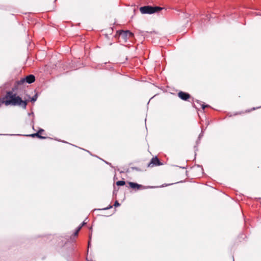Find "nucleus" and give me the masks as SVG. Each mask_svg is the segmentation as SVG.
Wrapping results in <instances>:
<instances>
[{
  "label": "nucleus",
  "instance_id": "a211bd4d",
  "mask_svg": "<svg viewBox=\"0 0 261 261\" xmlns=\"http://www.w3.org/2000/svg\"><path fill=\"white\" fill-rule=\"evenodd\" d=\"M112 207V206L110 205L109 207H107V208H105V210H107V209H109V208H111Z\"/></svg>",
  "mask_w": 261,
  "mask_h": 261
},
{
  "label": "nucleus",
  "instance_id": "dca6fc26",
  "mask_svg": "<svg viewBox=\"0 0 261 261\" xmlns=\"http://www.w3.org/2000/svg\"><path fill=\"white\" fill-rule=\"evenodd\" d=\"M207 107V106H204V105H203L202 106V109H204V108Z\"/></svg>",
  "mask_w": 261,
  "mask_h": 261
},
{
  "label": "nucleus",
  "instance_id": "1a4fd4ad",
  "mask_svg": "<svg viewBox=\"0 0 261 261\" xmlns=\"http://www.w3.org/2000/svg\"><path fill=\"white\" fill-rule=\"evenodd\" d=\"M125 182L124 181L120 180L116 182V185L117 186H124L125 185Z\"/></svg>",
  "mask_w": 261,
  "mask_h": 261
},
{
  "label": "nucleus",
  "instance_id": "20e7f679",
  "mask_svg": "<svg viewBox=\"0 0 261 261\" xmlns=\"http://www.w3.org/2000/svg\"><path fill=\"white\" fill-rule=\"evenodd\" d=\"M35 77L34 75H33L32 74H30V75L26 76V77L21 79L20 81H19L17 82V84L18 85H21V84H23L24 82H27L29 84H31V83H33L35 81Z\"/></svg>",
  "mask_w": 261,
  "mask_h": 261
},
{
  "label": "nucleus",
  "instance_id": "9d476101",
  "mask_svg": "<svg viewBox=\"0 0 261 261\" xmlns=\"http://www.w3.org/2000/svg\"><path fill=\"white\" fill-rule=\"evenodd\" d=\"M42 131H43V129H40L37 133L35 134H33L31 136H33V137L36 136H38L39 138H43V137L39 136V133H40L41 132H42Z\"/></svg>",
  "mask_w": 261,
  "mask_h": 261
},
{
  "label": "nucleus",
  "instance_id": "ddd939ff",
  "mask_svg": "<svg viewBox=\"0 0 261 261\" xmlns=\"http://www.w3.org/2000/svg\"><path fill=\"white\" fill-rule=\"evenodd\" d=\"M119 205H120V204L119 203V202L117 201H116L114 203V206L117 207V206H119Z\"/></svg>",
  "mask_w": 261,
  "mask_h": 261
},
{
  "label": "nucleus",
  "instance_id": "f3484780",
  "mask_svg": "<svg viewBox=\"0 0 261 261\" xmlns=\"http://www.w3.org/2000/svg\"><path fill=\"white\" fill-rule=\"evenodd\" d=\"M78 232H79V231H77V230H76V231H75V233H74V235H75V236L77 235Z\"/></svg>",
  "mask_w": 261,
  "mask_h": 261
},
{
  "label": "nucleus",
  "instance_id": "39448f33",
  "mask_svg": "<svg viewBox=\"0 0 261 261\" xmlns=\"http://www.w3.org/2000/svg\"><path fill=\"white\" fill-rule=\"evenodd\" d=\"M178 95L180 98L184 100H186L190 98V95L188 93L181 91L178 93Z\"/></svg>",
  "mask_w": 261,
  "mask_h": 261
},
{
  "label": "nucleus",
  "instance_id": "9b49d317",
  "mask_svg": "<svg viewBox=\"0 0 261 261\" xmlns=\"http://www.w3.org/2000/svg\"><path fill=\"white\" fill-rule=\"evenodd\" d=\"M37 96L36 95L31 98V101L34 102L37 100Z\"/></svg>",
  "mask_w": 261,
  "mask_h": 261
},
{
  "label": "nucleus",
  "instance_id": "4468645a",
  "mask_svg": "<svg viewBox=\"0 0 261 261\" xmlns=\"http://www.w3.org/2000/svg\"><path fill=\"white\" fill-rule=\"evenodd\" d=\"M82 227V225H80L77 229V231H79L81 229V228Z\"/></svg>",
  "mask_w": 261,
  "mask_h": 261
},
{
  "label": "nucleus",
  "instance_id": "6ab92c4d",
  "mask_svg": "<svg viewBox=\"0 0 261 261\" xmlns=\"http://www.w3.org/2000/svg\"><path fill=\"white\" fill-rule=\"evenodd\" d=\"M85 222H83V223L81 224V225H82V226H83L84 225H85Z\"/></svg>",
  "mask_w": 261,
  "mask_h": 261
},
{
  "label": "nucleus",
  "instance_id": "0eeeda50",
  "mask_svg": "<svg viewBox=\"0 0 261 261\" xmlns=\"http://www.w3.org/2000/svg\"><path fill=\"white\" fill-rule=\"evenodd\" d=\"M125 35H126V36H128V38L131 37L133 36V34L132 33L129 32V31H122L120 34V37H124Z\"/></svg>",
  "mask_w": 261,
  "mask_h": 261
},
{
  "label": "nucleus",
  "instance_id": "f257e3e1",
  "mask_svg": "<svg viewBox=\"0 0 261 261\" xmlns=\"http://www.w3.org/2000/svg\"><path fill=\"white\" fill-rule=\"evenodd\" d=\"M4 99L5 100L4 104L6 106H19L24 109L26 108L27 102L22 100L19 96H17L16 94H14L12 92H8Z\"/></svg>",
  "mask_w": 261,
  "mask_h": 261
},
{
  "label": "nucleus",
  "instance_id": "7ed1b4c3",
  "mask_svg": "<svg viewBox=\"0 0 261 261\" xmlns=\"http://www.w3.org/2000/svg\"><path fill=\"white\" fill-rule=\"evenodd\" d=\"M161 10L159 7L144 6L140 8L142 14H152Z\"/></svg>",
  "mask_w": 261,
  "mask_h": 261
},
{
  "label": "nucleus",
  "instance_id": "423d86ee",
  "mask_svg": "<svg viewBox=\"0 0 261 261\" xmlns=\"http://www.w3.org/2000/svg\"><path fill=\"white\" fill-rule=\"evenodd\" d=\"M160 165V161L156 157H155V158H153L151 159L149 166L152 167L154 165L157 166V165Z\"/></svg>",
  "mask_w": 261,
  "mask_h": 261
},
{
  "label": "nucleus",
  "instance_id": "6e6552de",
  "mask_svg": "<svg viewBox=\"0 0 261 261\" xmlns=\"http://www.w3.org/2000/svg\"><path fill=\"white\" fill-rule=\"evenodd\" d=\"M129 185L133 189H139L140 187H142V186L140 185H139L137 183L132 182H129Z\"/></svg>",
  "mask_w": 261,
  "mask_h": 261
},
{
  "label": "nucleus",
  "instance_id": "2eb2a0df",
  "mask_svg": "<svg viewBox=\"0 0 261 261\" xmlns=\"http://www.w3.org/2000/svg\"><path fill=\"white\" fill-rule=\"evenodd\" d=\"M121 37L124 38V39H125L126 38H128V36H126V35H125L124 37Z\"/></svg>",
  "mask_w": 261,
  "mask_h": 261
},
{
  "label": "nucleus",
  "instance_id": "f03ea898",
  "mask_svg": "<svg viewBox=\"0 0 261 261\" xmlns=\"http://www.w3.org/2000/svg\"><path fill=\"white\" fill-rule=\"evenodd\" d=\"M4 99L5 100L4 104L6 106H19L24 109L26 108L27 102L22 100L19 96H17L16 94H14L12 92H8Z\"/></svg>",
  "mask_w": 261,
  "mask_h": 261
},
{
  "label": "nucleus",
  "instance_id": "f8f14e48",
  "mask_svg": "<svg viewBox=\"0 0 261 261\" xmlns=\"http://www.w3.org/2000/svg\"><path fill=\"white\" fill-rule=\"evenodd\" d=\"M5 100L4 98L0 99V107L2 105V104L4 103Z\"/></svg>",
  "mask_w": 261,
  "mask_h": 261
}]
</instances>
